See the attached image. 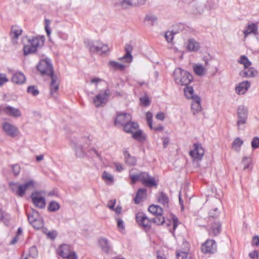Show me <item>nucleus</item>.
<instances>
[{
  "instance_id": "1",
  "label": "nucleus",
  "mask_w": 259,
  "mask_h": 259,
  "mask_svg": "<svg viewBox=\"0 0 259 259\" xmlns=\"http://www.w3.org/2000/svg\"><path fill=\"white\" fill-rule=\"evenodd\" d=\"M136 220L139 225L142 227L145 231L150 229L151 222L158 225H162L165 223L163 217H155L150 220L145 213L140 212L137 213Z\"/></svg>"
},
{
  "instance_id": "2",
  "label": "nucleus",
  "mask_w": 259,
  "mask_h": 259,
  "mask_svg": "<svg viewBox=\"0 0 259 259\" xmlns=\"http://www.w3.org/2000/svg\"><path fill=\"white\" fill-rule=\"evenodd\" d=\"M175 82L180 85H187L192 81L193 77L191 74L181 68H176L173 72Z\"/></svg>"
},
{
  "instance_id": "3",
  "label": "nucleus",
  "mask_w": 259,
  "mask_h": 259,
  "mask_svg": "<svg viewBox=\"0 0 259 259\" xmlns=\"http://www.w3.org/2000/svg\"><path fill=\"white\" fill-rule=\"evenodd\" d=\"M84 43L90 52L92 54L102 55L109 51L108 47L100 40L94 41L87 39L84 40Z\"/></svg>"
},
{
  "instance_id": "4",
  "label": "nucleus",
  "mask_w": 259,
  "mask_h": 259,
  "mask_svg": "<svg viewBox=\"0 0 259 259\" xmlns=\"http://www.w3.org/2000/svg\"><path fill=\"white\" fill-rule=\"evenodd\" d=\"M9 185L13 192H15L19 197H22L27 189L33 188L34 183L31 180L21 185H19L17 183L10 182Z\"/></svg>"
},
{
  "instance_id": "5",
  "label": "nucleus",
  "mask_w": 259,
  "mask_h": 259,
  "mask_svg": "<svg viewBox=\"0 0 259 259\" xmlns=\"http://www.w3.org/2000/svg\"><path fill=\"white\" fill-rule=\"evenodd\" d=\"M36 68L41 75H47L51 77L54 74L53 67L50 59H46L40 60L37 65Z\"/></svg>"
},
{
  "instance_id": "6",
  "label": "nucleus",
  "mask_w": 259,
  "mask_h": 259,
  "mask_svg": "<svg viewBox=\"0 0 259 259\" xmlns=\"http://www.w3.org/2000/svg\"><path fill=\"white\" fill-rule=\"evenodd\" d=\"M237 114L238 119L236 124L238 129L243 130L244 128H242L241 125L246 124L247 122L248 114V109L245 106L240 105L237 108Z\"/></svg>"
},
{
  "instance_id": "7",
  "label": "nucleus",
  "mask_w": 259,
  "mask_h": 259,
  "mask_svg": "<svg viewBox=\"0 0 259 259\" xmlns=\"http://www.w3.org/2000/svg\"><path fill=\"white\" fill-rule=\"evenodd\" d=\"M27 218L29 223L36 230H39L42 228L44 226V221L39 216L38 212L32 209V214L27 213Z\"/></svg>"
},
{
  "instance_id": "8",
  "label": "nucleus",
  "mask_w": 259,
  "mask_h": 259,
  "mask_svg": "<svg viewBox=\"0 0 259 259\" xmlns=\"http://www.w3.org/2000/svg\"><path fill=\"white\" fill-rule=\"evenodd\" d=\"M110 91L107 88L103 91V93L101 92L97 94L93 98V103L96 107H99L105 104L110 97Z\"/></svg>"
},
{
  "instance_id": "9",
  "label": "nucleus",
  "mask_w": 259,
  "mask_h": 259,
  "mask_svg": "<svg viewBox=\"0 0 259 259\" xmlns=\"http://www.w3.org/2000/svg\"><path fill=\"white\" fill-rule=\"evenodd\" d=\"M41 192L40 191H35L33 192L31 195L32 203L34 205L40 209H44L46 207V200L44 197L40 196Z\"/></svg>"
},
{
  "instance_id": "10",
  "label": "nucleus",
  "mask_w": 259,
  "mask_h": 259,
  "mask_svg": "<svg viewBox=\"0 0 259 259\" xmlns=\"http://www.w3.org/2000/svg\"><path fill=\"white\" fill-rule=\"evenodd\" d=\"M201 251L205 254H212L217 251V243L214 240L208 239L201 246Z\"/></svg>"
},
{
  "instance_id": "11",
  "label": "nucleus",
  "mask_w": 259,
  "mask_h": 259,
  "mask_svg": "<svg viewBox=\"0 0 259 259\" xmlns=\"http://www.w3.org/2000/svg\"><path fill=\"white\" fill-rule=\"evenodd\" d=\"M194 149L189 152V154L194 160H200L204 155V149L199 143H195L193 145Z\"/></svg>"
},
{
  "instance_id": "12",
  "label": "nucleus",
  "mask_w": 259,
  "mask_h": 259,
  "mask_svg": "<svg viewBox=\"0 0 259 259\" xmlns=\"http://www.w3.org/2000/svg\"><path fill=\"white\" fill-rule=\"evenodd\" d=\"M3 130L9 136L15 138L18 135L19 130L14 125L8 122H5L2 124Z\"/></svg>"
},
{
  "instance_id": "13",
  "label": "nucleus",
  "mask_w": 259,
  "mask_h": 259,
  "mask_svg": "<svg viewBox=\"0 0 259 259\" xmlns=\"http://www.w3.org/2000/svg\"><path fill=\"white\" fill-rule=\"evenodd\" d=\"M132 117L131 115L126 113H117V117L114 120V124L115 125L124 126L127 122L131 121Z\"/></svg>"
},
{
  "instance_id": "14",
  "label": "nucleus",
  "mask_w": 259,
  "mask_h": 259,
  "mask_svg": "<svg viewBox=\"0 0 259 259\" xmlns=\"http://www.w3.org/2000/svg\"><path fill=\"white\" fill-rule=\"evenodd\" d=\"M209 223L211 225L208 230L209 235L211 236H217L220 234L221 232L222 226L219 220H214Z\"/></svg>"
},
{
  "instance_id": "15",
  "label": "nucleus",
  "mask_w": 259,
  "mask_h": 259,
  "mask_svg": "<svg viewBox=\"0 0 259 259\" xmlns=\"http://www.w3.org/2000/svg\"><path fill=\"white\" fill-rule=\"evenodd\" d=\"M0 111H2L6 115L10 116L18 117L21 116V112L18 109L9 105L1 107Z\"/></svg>"
},
{
  "instance_id": "16",
  "label": "nucleus",
  "mask_w": 259,
  "mask_h": 259,
  "mask_svg": "<svg viewBox=\"0 0 259 259\" xmlns=\"http://www.w3.org/2000/svg\"><path fill=\"white\" fill-rule=\"evenodd\" d=\"M98 243L102 251L106 254H108L112 251V246L107 238L105 237L100 238L99 239Z\"/></svg>"
},
{
  "instance_id": "17",
  "label": "nucleus",
  "mask_w": 259,
  "mask_h": 259,
  "mask_svg": "<svg viewBox=\"0 0 259 259\" xmlns=\"http://www.w3.org/2000/svg\"><path fill=\"white\" fill-rule=\"evenodd\" d=\"M133 49V47L131 44H126L124 48L125 54L122 57L119 58V60L124 61L125 62L128 63L132 62L133 59V56L131 54Z\"/></svg>"
},
{
  "instance_id": "18",
  "label": "nucleus",
  "mask_w": 259,
  "mask_h": 259,
  "mask_svg": "<svg viewBox=\"0 0 259 259\" xmlns=\"http://www.w3.org/2000/svg\"><path fill=\"white\" fill-rule=\"evenodd\" d=\"M250 87V82L249 81H243L235 88L236 93L238 95L244 94Z\"/></svg>"
},
{
  "instance_id": "19",
  "label": "nucleus",
  "mask_w": 259,
  "mask_h": 259,
  "mask_svg": "<svg viewBox=\"0 0 259 259\" xmlns=\"http://www.w3.org/2000/svg\"><path fill=\"white\" fill-rule=\"evenodd\" d=\"M123 154L124 156L125 162L129 165L134 166L137 163V159L136 157L132 156L128 151L127 148L123 149Z\"/></svg>"
},
{
  "instance_id": "20",
  "label": "nucleus",
  "mask_w": 259,
  "mask_h": 259,
  "mask_svg": "<svg viewBox=\"0 0 259 259\" xmlns=\"http://www.w3.org/2000/svg\"><path fill=\"white\" fill-rule=\"evenodd\" d=\"M145 175L146 176H144V178L142 180V184L144 186L149 188L157 186V183L154 178H152L146 172H145Z\"/></svg>"
},
{
  "instance_id": "21",
  "label": "nucleus",
  "mask_w": 259,
  "mask_h": 259,
  "mask_svg": "<svg viewBox=\"0 0 259 259\" xmlns=\"http://www.w3.org/2000/svg\"><path fill=\"white\" fill-rule=\"evenodd\" d=\"M258 71L253 67L244 68L240 72V75L242 77H254L258 75Z\"/></svg>"
},
{
  "instance_id": "22",
  "label": "nucleus",
  "mask_w": 259,
  "mask_h": 259,
  "mask_svg": "<svg viewBox=\"0 0 259 259\" xmlns=\"http://www.w3.org/2000/svg\"><path fill=\"white\" fill-rule=\"evenodd\" d=\"M258 27L255 23H248L246 29L244 30L243 32L244 37L246 38L248 35L253 34L254 35L258 34Z\"/></svg>"
},
{
  "instance_id": "23",
  "label": "nucleus",
  "mask_w": 259,
  "mask_h": 259,
  "mask_svg": "<svg viewBox=\"0 0 259 259\" xmlns=\"http://www.w3.org/2000/svg\"><path fill=\"white\" fill-rule=\"evenodd\" d=\"M71 143L73 145V148L75 151L77 156L82 157L84 156V152L82 149V146L81 142L78 140H71Z\"/></svg>"
},
{
  "instance_id": "24",
  "label": "nucleus",
  "mask_w": 259,
  "mask_h": 259,
  "mask_svg": "<svg viewBox=\"0 0 259 259\" xmlns=\"http://www.w3.org/2000/svg\"><path fill=\"white\" fill-rule=\"evenodd\" d=\"M57 252L59 255L65 258L71 252V247L66 244L61 245L58 248Z\"/></svg>"
},
{
  "instance_id": "25",
  "label": "nucleus",
  "mask_w": 259,
  "mask_h": 259,
  "mask_svg": "<svg viewBox=\"0 0 259 259\" xmlns=\"http://www.w3.org/2000/svg\"><path fill=\"white\" fill-rule=\"evenodd\" d=\"M200 102L201 99L199 96H196L194 97V99H193V101L191 104V109L194 115L201 110Z\"/></svg>"
},
{
  "instance_id": "26",
  "label": "nucleus",
  "mask_w": 259,
  "mask_h": 259,
  "mask_svg": "<svg viewBox=\"0 0 259 259\" xmlns=\"http://www.w3.org/2000/svg\"><path fill=\"white\" fill-rule=\"evenodd\" d=\"M157 200L161 204L164 208L168 207L169 198L167 195L163 192H159L157 195Z\"/></svg>"
},
{
  "instance_id": "27",
  "label": "nucleus",
  "mask_w": 259,
  "mask_h": 259,
  "mask_svg": "<svg viewBox=\"0 0 259 259\" xmlns=\"http://www.w3.org/2000/svg\"><path fill=\"white\" fill-rule=\"evenodd\" d=\"M148 210L151 213L155 215V217H162L163 209L158 205H151L149 207Z\"/></svg>"
},
{
  "instance_id": "28",
  "label": "nucleus",
  "mask_w": 259,
  "mask_h": 259,
  "mask_svg": "<svg viewBox=\"0 0 259 259\" xmlns=\"http://www.w3.org/2000/svg\"><path fill=\"white\" fill-rule=\"evenodd\" d=\"M25 77L21 72H16L12 78L13 82L17 84H22L25 81Z\"/></svg>"
},
{
  "instance_id": "29",
  "label": "nucleus",
  "mask_w": 259,
  "mask_h": 259,
  "mask_svg": "<svg viewBox=\"0 0 259 259\" xmlns=\"http://www.w3.org/2000/svg\"><path fill=\"white\" fill-rule=\"evenodd\" d=\"M139 127V124L135 122H127L123 126L124 131L127 133H133V131L137 130Z\"/></svg>"
},
{
  "instance_id": "30",
  "label": "nucleus",
  "mask_w": 259,
  "mask_h": 259,
  "mask_svg": "<svg viewBox=\"0 0 259 259\" xmlns=\"http://www.w3.org/2000/svg\"><path fill=\"white\" fill-rule=\"evenodd\" d=\"M147 190L145 188H140L137 192L136 195L134 198L136 204H139L143 200L146 195Z\"/></svg>"
},
{
  "instance_id": "31",
  "label": "nucleus",
  "mask_w": 259,
  "mask_h": 259,
  "mask_svg": "<svg viewBox=\"0 0 259 259\" xmlns=\"http://www.w3.org/2000/svg\"><path fill=\"white\" fill-rule=\"evenodd\" d=\"M199 43L194 39L191 38L188 40V50L192 52H197L199 49Z\"/></svg>"
},
{
  "instance_id": "32",
  "label": "nucleus",
  "mask_w": 259,
  "mask_h": 259,
  "mask_svg": "<svg viewBox=\"0 0 259 259\" xmlns=\"http://www.w3.org/2000/svg\"><path fill=\"white\" fill-rule=\"evenodd\" d=\"M22 29L18 26H13L11 28V36L13 40L17 39L19 36L22 34Z\"/></svg>"
},
{
  "instance_id": "33",
  "label": "nucleus",
  "mask_w": 259,
  "mask_h": 259,
  "mask_svg": "<svg viewBox=\"0 0 259 259\" xmlns=\"http://www.w3.org/2000/svg\"><path fill=\"white\" fill-rule=\"evenodd\" d=\"M50 92L51 94L56 92L59 89V83L57 82V77L54 74L51 76Z\"/></svg>"
},
{
  "instance_id": "34",
  "label": "nucleus",
  "mask_w": 259,
  "mask_h": 259,
  "mask_svg": "<svg viewBox=\"0 0 259 259\" xmlns=\"http://www.w3.org/2000/svg\"><path fill=\"white\" fill-rule=\"evenodd\" d=\"M28 44L36 48V50L37 47L44 45V40L37 37H34L31 39H28Z\"/></svg>"
},
{
  "instance_id": "35",
  "label": "nucleus",
  "mask_w": 259,
  "mask_h": 259,
  "mask_svg": "<svg viewBox=\"0 0 259 259\" xmlns=\"http://www.w3.org/2000/svg\"><path fill=\"white\" fill-rule=\"evenodd\" d=\"M219 215L220 212L217 208L210 210L208 213V223L212 222L214 220H219Z\"/></svg>"
},
{
  "instance_id": "36",
  "label": "nucleus",
  "mask_w": 259,
  "mask_h": 259,
  "mask_svg": "<svg viewBox=\"0 0 259 259\" xmlns=\"http://www.w3.org/2000/svg\"><path fill=\"white\" fill-rule=\"evenodd\" d=\"M186 87L184 89V92L186 97L188 99H194V97L198 96L194 94V89L192 87L188 85H185Z\"/></svg>"
},
{
  "instance_id": "37",
  "label": "nucleus",
  "mask_w": 259,
  "mask_h": 259,
  "mask_svg": "<svg viewBox=\"0 0 259 259\" xmlns=\"http://www.w3.org/2000/svg\"><path fill=\"white\" fill-rule=\"evenodd\" d=\"M145 172H140L138 174L130 175V178L133 184L136 183L137 181H140L142 183V180L144 178Z\"/></svg>"
},
{
  "instance_id": "38",
  "label": "nucleus",
  "mask_w": 259,
  "mask_h": 259,
  "mask_svg": "<svg viewBox=\"0 0 259 259\" xmlns=\"http://www.w3.org/2000/svg\"><path fill=\"white\" fill-rule=\"evenodd\" d=\"M60 205L56 201H52L50 202L48 206V210L50 212H55L60 209Z\"/></svg>"
},
{
  "instance_id": "39",
  "label": "nucleus",
  "mask_w": 259,
  "mask_h": 259,
  "mask_svg": "<svg viewBox=\"0 0 259 259\" xmlns=\"http://www.w3.org/2000/svg\"><path fill=\"white\" fill-rule=\"evenodd\" d=\"M238 62L239 63L243 64L245 69H247L251 65V62L249 60L248 58L244 55L241 56Z\"/></svg>"
},
{
  "instance_id": "40",
  "label": "nucleus",
  "mask_w": 259,
  "mask_h": 259,
  "mask_svg": "<svg viewBox=\"0 0 259 259\" xmlns=\"http://www.w3.org/2000/svg\"><path fill=\"white\" fill-rule=\"evenodd\" d=\"M36 50V48L31 46L29 44L27 45H25L23 47V53L25 56L35 53Z\"/></svg>"
},
{
  "instance_id": "41",
  "label": "nucleus",
  "mask_w": 259,
  "mask_h": 259,
  "mask_svg": "<svg viewBox=\"0 0 259 259\" xmlns=\"http://www.w3.org/2000/svg\"><path fill=\"white\" fill-rule=\"evenodd\" d=\"M132 137L139 141H143L146 139L145 136L144 135L141 130H138L137 132H133L132 133Z\"/></svg>"
},
{
  "instance_id": "42",
  "label": "nucleus",
  "mask_w": 259,
  "mask_h": 259,
  "mask_svg": "<svg viewBox=\"0 0 259 259\" xmlns=\"http://www.w3.org/2000/svg\"><path fill=\"white\" fill-rule=\"evenodd\" d=\"M109 65L115 70H123L125 66L115 61H111L109 62Z\"/></svg>"
},
{
  "instance_id": "43",
  "label": "nucleus",
  "mask_w": 259,
  "mask_h": 259,
  "mask_svg": "<svg viewBox=\"0 0 259 259\" xmlns=\"http://www.w3.org/2000/svg\"><path fill=\"white\" fill-rule=\"evenodd\" d=\"M1 221L3 222L5 225L8 226L10 220V216L8 213H7L2 210L1 213Z\"/></svg>"
},
{
  "instance_id": "44",
  "label": "nucleus",
  "mask_w": 259,
  "mask_h": 259,
  "mask_svg": "<svg viewBox=\"0 0 259 259\" xmlns=\"http://www.w3.org/2000/svg\"><path fill=\"white\" fill-rule=\"evenodd\" d=\"M193 70L196 74L202 76L204 74L205 68L201 65H196L194 66Z\"/></svg>"
},
{
  "instance_id": "45",
  "label": "nucleus",
  "mask_w": 259,
  "mask_h": 259,
  "mask_svg": "<svg viewBox=\"0 0 259 259\" xmlns=\"http://www.w3.org/2000/svg\"><path fill=\"white\" fill-rule=\"evenodd\" d=\"M27 92L28 93L31 94L33 96H36L39 93L37 87L34 85L29 86L27 88Z\"/></svg>"
},
{
  "instance_id": "46",
  "label": "nucleus",
  "mask_w": 259,
  "mask_h": 259,
  "mask_svg": "<svg viewBox=\"0 0 259 259\" xmlns=\"http://www.w3.org/2000/svg\"><path fill=\"white\" fill-rule=\"evenodd\" d=\"M102 178L106 183L112 182L114 177L107 171H104L102 174Z\"/></svg>"
},
{
  "instance_id": "47",
  "label": "nucleus",
  "mask_w": 259,
  "mask_h": 259,
  "mask_svg": "<svg viewBox=\"0 0 259 259\" xmlns=\"http://www.w3.org/2000/svg\"><path fill=\"white\" fill-rule=\"evenodd\" d=\"M178 32V31H174V30H172L171 31L166 32L165 34V37L166 41L168 43L171 42L173 39L174 35L177 33Z\"/></svg>"
},
{
  "instance_id": "48",
  "label": "nucleus",
  "mask_w": 259,
  "mask_h": 259,
  "mask_svg": "<svg viewBox=\"0 0 259 259\" xmlns=\"http://www.w3.org/2000/svg\"><path fill=\"white\" fill-rule=\"evenodd\" d=\"M121 6L124 8L126 9L128 6H135V4L133 3V0H122L120 2Z\"/></svg>"
},
{
  "instance_id": "49",
  "label": "nucleus",
  "mask_w": 259,
  "mask_h": 259,
  "mask_svg": "<svg viewBox=\"0 0 259 259\" xmlns=\"http://www.w3.org/2000/svg\"><path fill=\"white\" fill-rule=\"evenodd\" d=\"M146 117L147 123L151 129L153 128L152 126V118L153 115L152 113L149 111L147 112L146 114Z\"/></svg>"
},
{
  "instance_id": "50",
  "label": "nucleus",
  "mask_w": 259,
  "mask_h": 259,
  "mask_svg": "<svg viewBox=\"0 0 259 259\" xmlns=\"http://www.w3.org/2000/svg\"><path fill=\"white\" fill-rule=\"evenodd\" d=\"M251 147L253 149L259 148V137H255L252 139L251 141Z\"/></svg>"
},
{
  "instance_id": "51",
  "label": "nucleus",
  "mask_w": 259,
  "mask_h": 259,
  "mask_svg": "<svg viewBox=\"0 0 259 259\" xmlns=\"http://www.w3.org/2000/svg\"><path fill=\"white\" fill-rule=\"evenodd\" d=\"M51 24V21L49 19H45V30L47 32V34L48 36H49L51 34V30L49 27V26Z\"/></svg>"
},
{
  "instance_id": "52",
  "label": "nucleus",
  "mask_w": 259,
  "mask_h": 259,
  "mask_svg": "<svg viewBox=\"0 0 259 259\" xmlns=\"http://www.w3.org/2000/svg\"><path fill=\"white\" fill-rule=\"evenodd\" d=\"M157 18L156 16L152 15H147L145 18V21L151 22V25H153V23L157 20Z\"/></svg>"
},
{
  "instance_id": "53",
  "label": "nucleus",
  "mask_w": 259,
  "mask_h": 259,
  "mask_svg": "<svg viewBox=\"0 0 259 259\" xmlns=\"http://www.w3.org/2000/svg\"><path fill=\"white\" fill-rule=\"evenodd\" d=\"M243 141L242 140H241L239 138L237 137L234 140L232 144V146L233 147H240L243 144Z\"/></svg>"
},
{
  "instance_id": "54",
  "label": "nucleus",
  "mask_w": 259,
  "mask_h": 259,
  "mask_svg": "<svg viewBox=\"0 0 259 259\" xmlns=\"http://www.w3.org/2000/svg\"><path fill=\"white\" fill-rule=\"evenodd\" d=\"M140 100L142 104L145 106H147L150 104V101L147 96L141 97Z\"/></svg>"
},
{
  "instance_id": "55",
  "label": "nucleus",
  "mask_w": 259,
  "mask_h": 259,
  "mask_svg": "<svg viewBox=\"0 0 259 259\" xmlns=\"http://www.w3.org/2000/svg\"><path fill=\"white\" fill-rule=\"evenodd\" d=\"M188 254L184 251H178L176 256L177 259H185L187 257Z\"/></svg>"
},
{
  "instance_id": "56",
  "label": "nucleus",
  "mask_w": 259,
  "mask_h": 259,
  "mask_svg": "<svg viewBox=\"0 0 259 259\" xmlns=\"http://www.w3.org/2000/svg\"><path fill=\"white\" fill-rule=\"evenodd\" d=\"M8 80L5 74H0V87L3 85L6 82H8Z\"/></svg>"
},
{
  "instance_id": "57",
  "label": "nucleus",
  "mask_w": 259,
  "mask_h": 259,
  "mask_svg": "<svg viewBox=\"0 0 259 259\" xmlns=\"http://www.w3.org/2000/svg\"><path fill=\"white\" fill-rule=\"evenodd\" d=\"M12 169L14 175L16 176L19 174L21 168L19 165L15 164L12 166Z\"/></svg>"
},
{
  "instance_id": "58",
  "label": "nucleus",
  "mask_w": 259,
  "mask_h": 259,
  "mask_svg": "<svg viewBox=\"0 0 259 259\" xmlns=\"http://www.w3.org/2000/svg\"><path fill=\"white\" fill-rule=\"evenodd\" d=\"M250 159L248 157H244L242 159V162L244 163V169H247L249 167Z\"/></svg>"
},
{
  "instance_id": "59",
  "label": "nucleus",
  "mask_w": 259,
  "mask_h": 259,
  "mask_svg": "<svg viewBox=\"0 0 259 259\" xmlns=\"http://www.w3.org/2000/svg\"><path fill=\"white\" fill-rule=\"evenodd\" d=\"M116 201V199H111L109 200L107 204V207L112 210H114Z\"/></svg>"
},
{
  "instance_id": "60",
  "label": "nucleus",
  "mask_w": 259,
  "mask_h": 259,
  "mask_svg": "<svg viewBox=\"0 0 259 259\" xmlns=\"http://www.w3.org/2000/svg\"><path fill=\"white\" fill-rule=\"evenodd\" d=\"M47 235L48 238L53 240L56 237L57 234L56 231H49Z\"/></svg>"
},
{
  "instance_id": "61",
  "label": "nucleus",
  "mask_w": 259,
  "mask_h": 259,
  "mask_svg": "<svg viewBox=\"0 0 259 259\" xmlns=\"http://www.w3.org/2000/svg\"><path fill=\"white\" fill-rule=\"evenodd\" d=\"M172 219L173 223V229L174 230H175L178 226L179 221L178 218L175 215L172 216Z\"/></svg>"
},
{
  "instance_id": "62",
  "label": "nucleus",
  "mask_w": 259,
  "mask_h": 259,
  "mask_svg": "<svg viewBox=\"0 0 259 259\" xmlns=\"http://www.w3.org/2000/svg\"><path fill=\"white\" fill-rule=\"evenodd\" d=\"M252 244L256 246H259V236H254L252 238Z\"/></svg>"
},
{
  "instance_id": "63",
  "label": "nucleus",
  "mask_w": 259,
  "mask_h": 259,
  "mask_svg": "<svg viewBox=\"0 0 259 259\" xmlns=\"http://www.w3.org/2000/svg\"><path fill=\"white\" fill-rule=\"evenodd\" d=\"M156 118L159 120L163 121L165 118L164 114L163 112H159L156 115Z\"/></svg>"
},
{
  "instance_id": "64",
  "label": "nucleus",
  "mask_w": 259,
  "mask_h": 259,
  "mask_svg": "<svg viewBox=\"0 0 259 259\" xmlns=\"http://www.w3.org/2000/svg\"><path fill=\"white\" fill-rule=\"evenodd\" d=\"M67 259H77V256L74 252H70L66 257Z\"/></svg>"
}]
</instances>
